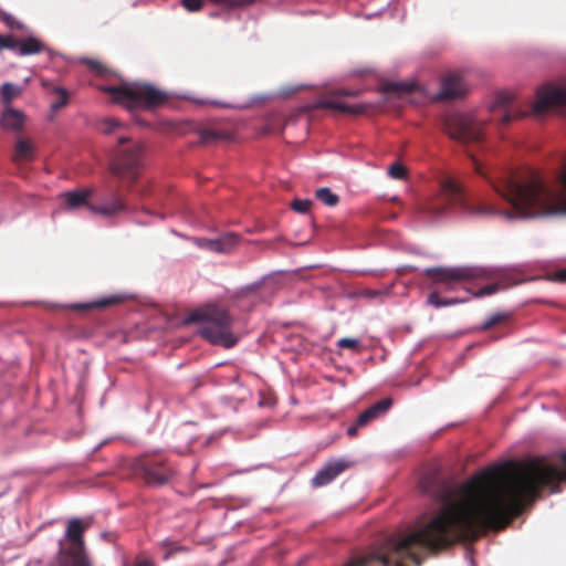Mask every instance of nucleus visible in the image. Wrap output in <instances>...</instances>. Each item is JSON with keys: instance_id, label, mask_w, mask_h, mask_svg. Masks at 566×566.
<instances>
[{"instance_id": "f257e3e1", "label": "nucleus", "mask_w": 566, "mask_h": 566, "mask_svg": "<svg viewBox=\"0 0 566 566\" xmlns=\"http://www.w3.org/2000/svg\"><path fill=\"white\" fill-rule=\"evenodd\" d=\"M560 184L563 189L558 192L534 171H515V218L566 214V166Z\"/></svg>"}, {"instance_id": "f03ea898", "label": "nucleus", "mask_w": 566, "mask_h": 566, "mask_svg": "<svg viewBox=\"0 0 566 566\" xmlns=\"http://www.w3.org/2000/svg\"><path fill=\"white\" fill-rule=\"evenodd\" d=\"M184 323L199 324L198 335L212 345L231 348L238 343V337L232 333L233 317L219 305L207 304L191 310Z\"/></svg>"}, {"instance_id": "7ed1b4c3", "label": "nucleus", "mask_w": 566, "mask_h": 566, "mask_svg": "<svg viewBox=\"0 0 566 566\" xmlns=\"http://www.w3.org/2000/svg\"><path fill=\"white\" fill-rule=\"evenodd\" d=\"M103 91L113 96V102L122 105L129 112L138 109H154L163 105L168 95L166 92L148 83H124L103 87Z\"/></svg>"}, {"instance_id": "20e7f679", "label": "nucleus", "mask_w": 566, "mask_h": 566, "mask_svg": "<svg viewBox=\"0 0 566 566\" xmlns=\"http://www.w3.org/2000/svg\"><path fill=\"white\" fill-rule=\"evenodd\" d=\"M88 526L90 523H84L81 518H71L64 538L59 541V551L49 566H93L84 541Z\"/></svg>"}, {"instance_id": "39448f33", "label": "nucleus", "mask_w": 566, "mask_h": 566, "mask_svg": "<svg viewBox=\"0 0 566 566\" xmlns=\"http://www.w3.org/2000/svg\"><path fill=\"white\" fill-rule=\"evenodd\" d=\"M143 154L144 147L140 143H134L128 137H119L115 156L109 164L112 175L127 187H132L140 176Z\"/></svg>"}, {"instance_id": "423d86ee", "label": "nucleus", "mask_w": 566, "mask_h": 566, "mask_svg": "<svg viewBox=\"0 0 566 566\" xmlns=\"http://www.w3.org/2000/svg\"><path fill=\"white\" fill-rule=\"evenodd\" d=\"M484 125V120L472 114H452L444 120V129L450 138L462 144L481 143Z\"/></svg>"}, {"instance_id": "0eeeda50", "label": "nucleus", "mask_w": 566, "mask_h": 566, "mask_svg": "<svg viewBox=\"0 0 566 566\" xmlns=\"http://www.w3.org/2000/svg\"><path fill=\"white\" fill-rule=\"evenodd\" d=\"M133 468L151 486L167 484L176 475L175 468L161 455L143 454L134 461Z\"/></svg>"}, {"instance_id": "6e6552de", "label": "nucleus", "mask_w": 566, "mask_h": 566, "mask_svg": "<svg viewBox=\"0 0 566 566\" xmlns=\"http://www.w3.org/2000/svg\"><path fill=\"white\" fill-rule=\"evenodd\" d=\"M92 189L84 188L81 190L64 192L62 198L64 199L65 206L69 209H77L85 206L93 213L104 217L116 216L117 213L124 211L126 208L122 198L116 192L113 193L111 202L104 205L90 203L88 199L92 197Z\"/></svg>"}, {"instance_id": "1a4fd4ad", "label": "nucleus", "mask_w": 566, "mask_h": 566, "mask_svg": "<svg viewBox=\"0 0 566 566\" xmlns=\"http://www.w3.org/2000/svg\"><path fill=\"white\" fill-rule=\"evenodd\" d=\"M426 276L433 284L444 285L447 291H451L458 284L480 276V271L472 266H438L427 269Z\"/></svg>"}, {"instance_id": "9d476101", "label": "nucleus", "mask_w": 566, "mask_h": 566, "mask_svg": "<svg viewBox=\"0 0 566 566\" xmlns=\"http://www.w3.org/2000/svg\"><path fill=\"white\" fill-rule=\"evenodd\" d=\"M359 95V91H336L329 94L321 96L316 102L317 108H326L335 112H339L343 114H361L365 112L366 107L364 105H347L344 101V96L356 97Z\"/></svg>"}, {"instance_id": "9b49d317", "label": "nucleus", "mask_w": 566, "mask_h": 566, "mask_svg": "<svg viewBox=\"0 0 566 566\" xmlns=\"http://www.w3.org/2000/svg\"><path fill=\"white\" fill-rule=\"evenodd\" d=\"M492 118L501 125H509L515 119L527 115V112L521 111L514 103L513 95L510 93H500L491 107Z\"/></svg>"}, {"instance_id": "f8f14e48", "label": "nucleus", "mask_w": 566, "mask_h": 566, "mask_svg": "<svg viewBox=\"0 0 566 566\" xmlns=\"http://www.w3.org/2000/svg\"><path fill=\"white\" fill-rule=\"evenodd\" d=\"M566 105V87L546 85L537 91V99L533 113L543 114L553 106Z\"/></svg>"}, {"instance_id": "ddd939ff", "label": "nucleus", "mask_w": 566, "mask_h": 566, "mask_svg": "<svg viewBox=\"0 0 566 566\" xmlns=\"http://www.w3.org/2000/svg\"><path fill=\"white\" fill-rule=\"evenodd\" d=\"M392 406L391 398H384L363 411L354 424L347 428L349 437L357 436L358 429L366 427L369 422L386 413Z\"/></svg>"}, {"instance_id": "4468645a", "label": "nucleus", "mask_w": 566, "mask_h": 566, "mask_svg": "<svg viewBox=\"0 0 566 566\" xmlns=\"http://www.w3.org/2000/svg\"><path fill=\"white\" fill-rule=\"evenodd\" d=\"M350 467V463L343 460H331L312 479V485L321 488L331 483L336 476Z\"/></svg>"}, {"instance_id": "2eb2a0df", "label": "nucleus", "mask_w": 566, "mask_h": 566, "mask_svg": "<svg viewBox=\"0 0 566 566\" xmlns=\"http://www.w3.org/2000/svg\"><path fill=\"white\" fill-rule=\"evenodd\" d=\"M465 93L463 78L459 73L452 72L443 76L441 90L436 99H452L462 96Z\"/></svg>"}, {"instance_id": "dca6fc26", "label": "nucleus", "mask_w": 566, "mask_h": 566, "mask_svg": "<svg viewBox=\"0 0 566 566\" xmlns=\"http://www.w3.org/2000/svg\"><path fill=\"white\" fill-rule=\"evenodd\" d=\"M24 119L22 112L8 107L2 113L0 125L6 130L18 132L23 128Z\"/></svg>"}, {"instance_id": "f3484780", "label": "nucleus", "mask_w": 566, "mask_h": 566, "mask_svg": "<svg viewBox=\"0 0 566 566\" xmlns=\"http://www.w3.org/2000/svg\"><path fill=\"white\" fill-rule=\"evenodd\" d=\"M35 158V146L28 138H18L12 160L14 163L32 161Z\"/></svg>"}, {"instance_id": "a211bd4d", "label": "nucleus", "mask_w": 566, "mask_h": 566, "mask_svg": "<svg viewBox=\"0 0 566 566\" xmlns=\"http://www.w3.org/2000/svg\"><path fill=\"white\" fill-rule=\"evenodd\" d=\"M123 301L122 296H108L103 297L97 301L88 302V303H74L67 306V308L73 311H87L92 308H106L115 304H119Z\"/></svg>"}, {"instance_id": "6ab92c4d", "label": "nucleus", "mask_w": 566, "mask_h": 566, "mask_svg": "<svg viewBox=\"0 0 566 566\" xmlns=\"http://www.w3.org/2000/svg\"><path fill=\"white\" fill-rule=\"evenodd\" d=\"M46 50V45L38 38L28 36L19 40L18 53L19 55H33L39 54Z\"/></svg>"}, {"instance_id": "aec40b11", "label": "nucleus", "mask_w": 566, "mask_h": 566, "mask_svg": "<svg viewBox=\"0 0 566 566\" xmlns=\"http://www.w3.org/2000/svg\"><path fill=\"white\" fill-rule=\"evenodd\" d=\"M240 237L237 233L228 232L216 239L217 253H230L239 244Z\"/></svg>"}, {"instance_id": "412c9836", "label": "nucleus", "mask_w": 566, "mask_h": 566, "mask_svg": "<svg viewBox=\"0 0 566 566\" xmlns=\"http://www.w3.org/2000/svg\"><path fill=\"white\" fill-rule=\"evenodd\" d=\"M229 138L230 134L224 130L206 128L200 132V142L202 144H213Z\"/></svg>"}, {"instance_id": "4be33fe9", "label": "nucleus", "mask_w": 566, "mask_h": 566, "mask_svg": "<svg viewBox=\"0 0 566 566\" xmlns=\"http://www.w3.org/2000/svg\"><path fill=\"white\" fill-rule=\"evenodd\" d=\"M52 97L53 99L51 102V109L53 112H56L67 105L70 96L69 92L65 88L61 86H55L52 90Z\"/></svg>"}, {"instance_id": "5701e85b", "label": "nucleus", "mask_w": 566, "mask_h": 566, "mask_svg": "<svg viewBox=\"0 0 566 566\" xmlns=\"http://www.w3.org/2000/svg\"><path fill=\"white\" fill-rule=\"evenodd\" d=\"M315 196L323 203L334 207L338 203L339 198L337 195L333 193L329 188H319L315 191Z\"/></svg>"}, {"instance_id": "b1692460", "label": "nucleus", "mask_w": 566, "mask_h": 566, "mask_svg": "<svg viewBox=\"0 0 566 566\" xmlns=\"http://www.w3.org/2000/svg\"><path fill=\"white\" fill-rule=\"evenodd\" d=\"M461 301L459 298H442L439 294V292L433 291L428 296V304L434 306V307H442V306H449L460 303Z\"/></svg>"}, {"instance_id": "393cba45", "label": "nucleus", "mask_w": 566, "mask_h": 566, "mask_svg": "<svg viewBox=\"0 0 566 566\" xmlns=\"http://www.w3.org/2000/svg\"><path fill=\"white\" fill-rule=\"evenodd\" d=\"M391 292V287H385L380 290L373 289H363L358 292V295L366 298H379L382 300L385 296L389 295Z\"/></svg>"}, {"instance_id": "a878e982", "label": "nucleus", "mask_w": 566, "mask_h": 566, "mask_svg": "<svg viewBox=\"0 0 566 566\" xmlns=\"http://www.w3.org/2000/svg\"><path fill=\"white\" fill-rule=\"evenodd\" d=\"M510 318L509 314L505 313H494L490 315L484 323L481 325L482 331H488L492 328L493 326L503 323Z\"/></svg>"}, {"instance_id": "bb28decb", "label": "nucleus", "mask_w": 566, "mask_h": 566, "mask_svg": "<svg viewBox=\"0 0 566 566\" xmlns=\"http://www.w3.org/2000/svg\"><path fill=\"white\" fill-rule=\"evenodd\" d=\"M20 94V88L12 83H4L1 86V97L4 103H10Z\"/></svg>"}, {"instance_id": "cd10ccee", "label": "nucleus", "mask_w": 566, "mask_h": 566, "mask_svg": "<svg viewBox=\"0 0 566 566\" xmlns=\"http://www.w3.org/2000/svg\"><path fill=\"white\" fill-rule=\"evenodd\" d=\"M0 21L3 22L11 30H18V31L27 30V27L24 25V23H22L18 19H15L10 13H7V12L1 13Z\"/></svg>"}, {"instance_id": "c85d7f7f", "label": "nucleus", "mask_w": 566, "mask_h": 566, "mask_svg": "<svg viewBox=\"0 0 566 566\" xmlns=\"http://www.w3.org/2000/svg\"><path fill=\"white\" fill-rule=\"evenodd\" d=\"M123 127V124L116 118H105L101 123V130L105 135L113 134L117 128Z\"/></svg>"}, {"instance_id": "c756f323", "label": "nucleus", "mask_w": 566, "mask_h": 566, "mask_svg": "<svg viewBox=\"0 0 566 566\" xmlns=\"http://www.w3.org/2000/svg\"><path fill=\"white\" fill-rule=\"evenodd\" d=\"M407 168L402 166L400 163H394L388 168V175L392 179L402 180L407 177Z\"/></svg>"}, {"instance_id": "7c9ffc66", "label": "nucleus", "mask_w": 566, "mask_h": 566, "mask_svg": "<svg viewBox=\"0 0 566 566\" xmlns=\"http://www.w3.org/2000/svg\"><path fill=\"white\" fill-rule=\"evenodd\" d=\"M19 40L11 34H0V51L18 50Z\"/></svg>"}, {"instance_id": "2f4dec72", "label": "nucleus", "mask_w": 566, "mask_h": 566, "mask_svg": "<svg viewBox=\"0 0 566 566\" xmlns=\"http://www.w3.org/2000/svg\"><path fill=\"white\" fill-rule=\"evenodd\" d=\"M416 87L415 83H405V82H391L387 84V90L391 92H403L409 93L412 92Z\"/></svg>"}, {"instance_id": "473e14b6", "label": "nucleus", "mask_w": 566, "mask_h": 566, "mask_svg": "<svg viewBox=\"0 0 566 566\" xmlns=\"http://www.w3.org/2000/svg\"><path fill=\"white\" fill-rule=\"evenodd\" d=\"M311 206H312V201L310 199H295L291 203L292 209L300 213L308 212Z\"/></svg>"}, {"instance_id": "72a5a7b5", "label": "nucleus", "mask_w": 566, "mask_h": 566, "mask_svg": "<svg viewBox=\"0 0 566 566\" xmlns=\"http://www.w3.org/2000/svg\"><path fill=\"white\" fill-rule=\"evenodd\" d=\"M337 346L339 348H348V349H353V350H358L359 340L356 338L344 337L337 342Z\"/></svg>"}, {"instance_id": "f704fd0d", "label": "nucleus", "mask_w": 566, "mask_h": 566, "mask_svg": "<svg viewBox=\"0 0 566 566\" xmlns=\"http://www.w3.org/2000/svg\"><path fill=\"white\" fill-rule=\"evenodd\" d=\"M182 6L190 12L199 11L203 6V0H181Z\"/></svg>"}, {"instance_id": "c9c22d12", "label": "nucleus", "mask_w": 566, "mask_h": 566, "mask_svg": "<svg viewBox=\"0 0 566 566\" xmlns=\"http://www.w3.org/2000/svg\"><path fill=\"white\" fill-rule=\"evenodd\" d=\"M197 244L200 248L207 249L212 252H217V245L216 239H199L197 240Z\"/></svg>"}, {"instance_id": "e433bc0d", "label": "nucleus", "mask_w": 566, "mask_h": 566, "mask_svg": "<svg viewBox=\"0 0 566 566\" xmlns=\"http://www.w3.org/2000/svg\"><path fill=\"white\" fill-rule=\"evenodd\" d=\"M551 280L558 283H566V269H560L551 274Z\"/></svg>"}, {"instance_id": "4c0bfd02", "label": "nucleus", "mask_w": 566, "mask_h": 566, "mask_svg": "<svg viewBox=\"0 0 566 566\" xmlns=\"http://www.w3.org/2000/svg\"><path fill=\"white\" fill-rule=\"evenodd\" d=\"M497 290H499V284H490V285L482 287L476 295L478 296L491 295V294L495 293Z\"/></svg>"}, {"instance_id": "58836bf2", "label": "nucleus", "mask_w": 566, "mask_h": 566, "mask_svg": "<svg viewBox=\"0 0 566 566\" xmlns=\"http://www.w3.org/2000/svg\"><path fill=\"white\" fill-rule=\"evenodd\" d=\"M87 66H88V69H91L92 71H95L98 74H102L105 70L104 66L102 65V63L96 60H88Z\"/></svg>"}, {"instance_id": "ea45409f", "label": "nucleus", "mask_w": 566, "mask_h": 566, "mask_svg": "<svg viewBox=\"0 0 566 566\" xmlns=\"http://www.w3.org/2000/svg\"><path fill=\"white\" fill-rule=\"evenodd\" d=\"M135 566H156V564L150 558H140L136 560Z\"/></svg>"}]
</instances>
